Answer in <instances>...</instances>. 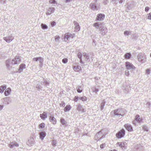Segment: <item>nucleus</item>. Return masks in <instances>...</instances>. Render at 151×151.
<instances>
[{"mask_svg":"<svg viewBox=\"0 0 151 151\" xmlns=\"http://www.w3.org/2000/svg\"><path fill=\"white\" fill-rule=\"evenodd\" d=\"M122 111H124V114H125L126 113V111L123 109H119L114 110L113 111V113L115 116H118L119 117L120 116H123V113L121 112Z\"/></svg>","mask_w":151,"mask_h":151,"instance_id":"nucleus-1","label":"nucleus"},{"mask_svg":"<svg viewBox=\"0 0 151 151\" xmlns=\"http://www.w3.org/2000/svg\"><path fill=\"white\" fill-rule=\"evenodd\" d=\"M137 57L138 61L140 62L143 63L146 61V57L144 54H139Z\"/></svg>","mask_w":151,"mask_h":151,"instance_id":"nucleus-2","label":"nucleus"},{"mask_svg":"<svg viewBox=\"0 0 151 151\" xmlns=\"http://www.w3.org/2000/svg\"><path fill=\"white\" fill-rule=\"evenodd\" d=\"M125 66L128 70H133L136 68L135 67L132 63L129 62H126Z\"/></svg>","mask_w":151,"mask_h":151,"instance_id":"nucleus-3","label":"nucleus"},{"mask_svg":"<svg viewBox=\"0 0 151 151\" xmlns=\"http://www.w3.org/2000/svg\"><path fill=\"white\" fill-rule=\"evenodd\" d=\"M74 35L69 33L65 34L64 37V40L65 42H68L70 38L73 39L74 37Z\"/></svg>","mask_w":151,"mask_h":151,"instance_id":"nucleus-4","label":"nucleus"},{"mask_svg":"<svg viewBox=\"0 0 151 151\" xmlns=\"http://www.w3.org/2000/svg\"><path fill=\"white\" fill-rule=\"evenodd\" d=\"M125 134V130L122 129L120 130L116 134V136L118 139L123 137Z\"/></svg>","mask_w":151,"mask_h":151,"instance_id":"nucleus-5","label":"nucleus"},{"mask_svg":"<svg viewBox=\"0 0 151 151\" xmlns=\"http://www.w3.org/2000/svg\"><path fill=\"white\" fill-rule=\"evenodd\" d=\"M99 30L100 31L99 33L102 36L105 35L107 32L106 28L103 25L100 28Z\"/></svg>","mask_w":151,"mask_h":151,"instance_id":"nucleus-6","label":"nucleus"},{"mask_svg":"<svg viewBox=\"0 0 151 151\" xmlns=\"http://www.w3.org/2000/svg\"><path fill=\"white\" fill-rule=\"evenodd\" d=\"M21 61V59L19 56H16L13 58L12 61L11 63L14 65L19 64Z\"/></svg>","mask_w":151,"mask_h":151,"instance_id":"nucleus-7","label":"nucleus"},{"mask_svg":"<svg viewBox=\"0 0 151 151\" xmlns=\"http://www.w3.org/2000/svg\"><path fill=\"white\" fill-rule=\"evenodd\" d=\"M90 9L93 10H97L99 8V6H97V3L95 2L91 3L89 5Z\"/></svg>","mask_w":151,"mask_h":151,"instance_id":"nucleus-8","label":"nucleus"},{"mask_svg":"<svg viewBox=\"0 0 151 151\" xmlns=\"http://www.w3.org/2000/svg\"><path fill=\"white\" fill-rule=\"evenodd\" d=\"M101 134V131H100L98 132L97 133L95 136V139L98 141V140H101L103 138H104L103 136H102V137H101V136L102 135Z\"/></svg>","mask_w":151,"mask_h":151,"instance_id":"nucleus-9","label":"nucleus"},{"mask_svg":"<svg viewBox=\"0 0 151 151\" xmlns=\"http://www.w3.org/2000/svg\"><path fill=\"white\" fill-rule=\"evenodd\" d=\"M2 101L6 105L9 104L12 101L11 99L9 97H5L1 99Z\"/></svg>","mask_w":151,"mask_h":151,"instance_id":"nucleus-10","label":"nucleus"},{"mask_svg":"<svg viewBox=\"0 0 151 151\" xmlns=\"http://www.w3.org/2000/svg\"><path fill=\"white\" fill-rule=\"evenodd\" d=\"M82 55L83 57V58L85 59L83 62H85V63H89L90 61L89 59V57L88 55L86 53H83L82 54Z\"/></svg>","mask_w":151,"mask_h":151,"instance_id":"nucleus-11","label":"nucleus"},{"mask_svg":"<svg viewBox=\"0 0 151 151\" xmlns=\"http://www.w3.org/2000/svg\"><path fill=\"white\" fill-rule=\"evenodd\" d=\"M105 15L102 14H99L97 15L96 18V21H102L105 18Z\"/></svg>","mask_w":151,"mask_h":151,"instance_id":"nucleus-12","label":"nucleus"},{"mask_svg":"<svg viewBox=\"0 0 151 151\" xmlns=\"http://www.w3.org/2000/svg\"><path fill=\"white\" fill-rule=\"evenodd\" d=\"M117 144L122 149H125L127 147V143L126 142H118Z\"/></svg>","mask_w":151,"mask_h":151,"instance_id":"nucleus-13","label":"nucleus"},{"mask_svg":"<svg viewBox=\"0 0 151 151\" xmlns=\"http://www.w3.org/2000/svg\"><path fill=\"white\" fill-rule=\"evenodd\" d=\"M27 144L29 146H33L35 144V141L33 137H31L29 139Z\"/></svg>","mask_w":151,"mask_h":151,"instance_id":"nucleus-14","label":"nucleus"},{"mask_svg":"<svg viewBox=\"0 0 151 151\" xmlns=\"http://www.w3.org/2000/svg\"><path fill=\"white\" fill-rule=\"evenodd\" d=\"M3 39L7 42L9 43L14 39V37L12 35H11L7 37H4Z\"/></svg>","mask_w":151,"mask_h":151,"instance_id":"nucleus-15","label":"nucleus"},{"mask_svg":"<svg viewBox=\"0 0 151 151\" xmlns=\"http://www.w3.org/2000/svg\"><path fill=\"white\" fill-rule=\"evenodd\" d=\"M49 121L53 124L55 125L57 122V120L53 116H50L49 117Z\"/></svg>","mask_w":151,"mask_h":151,"instance_id":"nucleus-16","label":"nucleus"},{"mask_svg":"<svg viewBox=\"0 0 151 151\" xmlns=\"http://www.w3.org/2000/svg\"><path fill=\"white\" fill-rule=\"evenodd\" d=\"M55 9L54 8L51 7L49 8L47 10V12L46 13L47 15H50L51 14L54 12Z\"/></svg>","mask_w":151,"mask_h":151,"instance_id":"nucleus-17","label":"nucleus"},{"mask_svg":"<svg viewBox=\"0 0 151 151\" xmlns=\"http://www.w3.org/2000/svg\"><path fill=\"white\" fill-rule=\"evenodd\" d=\"M125 128L128 131H133V128L132 125L129 124H127L124 125Z\"/></svg>","mask_w":151,"mask_h":151,"instance_id":"nucleus-18","label":"nucleus"},{"mask_svg":"<svg viewBox=\"0 0 151 151\" xmlns=\"http://www.w3.org/2000/svg\"><path fill=\"white\" fill-rule=\"evenodd\" d=\"M93 26L96 28L100 29V28L102 26V24L99 22H95L93 24Z\"/></svg>","mask_w":151,"mask_h":151,"instance_id":"nucleus-19","label":"nucleus"},{"mask_svg":"<svg viewBox=\"0 0 151 151\" xmlns=\"http://www.w3.org/2000/svg\"><path fill=\"white\" fill-rule=\"evenodd\" d=\"M73 23L75 26V31H79L80 29V27L76 21H74L73 22Z\"/></svg>","mask_w":151,"mask_h":151,"instance_id":"nucleus-20","label":"nucleus"},{"mask_svg":"<svg viewBox=\"0 0 151 151\" xmlns=\"http://www.w3.org/2000/svg\"><path fill=\"white\" fill-rule=\"evenodd\" d=\"M19 69L18 72L20 73L22 72L23 70L26 68V65L24 64H21L19 66Z\"/></svg>","mask_w":151,"mask_h":151,"instance_id":"nucleus-21","label":"nucleus"},{"mask_svg":"<svg viewBox=\"0 0 151 151\" xmlns=\"http://www.w3.org/2000/svg\"><path fill=\"white\" fill-rule=\"evenodd\" d=\"M77 109L78 111H80L81 113H83L85 112L83 108V106L80 104H79L78 105Z\"/></svg>","mask_w":151,"mask_h":151,"instance_id":"nucleus-22","label":"nucleus"},{"mask_svg":"<svg viewBox=\"0 0 151 151\" xmlns=\"http://www.w3.org/2000/svg\"><path fill=\"white\" fill-rule=\"evenodd\" d=\"M40 139L43 140L46 135V133L44 132H41L39 133Z\"/></svg>","mask_w":151,"mask_h":151,"instance_id":"nucleus-23","label":"nucleus"},{"mask_svg":"<svg viewBox=\"0 0 151 151\" xmlns=\"http://www.w3.org/2000/svg\"><path fill=\"white\" fill-rule=\"evenodd\" d=\"M78 64H77V66H73V69L75 71L79 72V71L81 70V66L78 65Z\"/></svg>","mask_w":151,"mask_h":151,"instance_id":"nucleus-24","label":"nucleus"},{"mask_svg":"<svg viewBox=\"0 0 151 151\" xmlns=\"http://www.w3.org/2000/svg\"><path fill=\"white\" fill-rule=\"evenodd\" d=\"M32 60L33 61H40V63H42V62H43L44 61L43 58L40 57L34 58L32 59Z\"/></svg>","mask_w":151,"mask_h":151,"instance_id":"nucleus-25","label":"nucleus"},{"mask_svg":"<svg viewBox=\"0 0 151 151\" xmlns=\"http://www.w3.org/2000/svg\"><path fill=\"white\" fill-rule=\"evenodd\" d=\"M40 116L42 119L44 120L47 117V113L46 112H44L42 114H40Z\"/></svg>","mask_w":151,"mask_h":151,"instance_id":"nucleus-26","label":"nucleus"},{"mask_svg":"<svg viewBox=\"0 0 151 151\" xmlns=\"http://www.w3.org/2000/svg\"><path fill=\"white\" fill-rule=\"evenodd\" d=\"M78 56V58H79V59L80 60V62L81 64H85V62H83V61L82 60V53L80 52H78L77 54Z\"/></svg>","mask_w":151,"mask_h":151,"instance_id":"nucleus-27","label":"nucleus"},{"mask_svg":"<svg viewBox=\"0 0 151 151\" xmlns=\"http://www.w3.org/2000/svg\"><path fill=\"white\" fill-rule=\"evenodd\" d=\"M18 144L16 142H12L9 145V146L12 148L14 147H18Z\"/></svg>","mask_w":151,"mask_h":151,"instance_id":"nucleus-28","label":"nucleus"},{"mask_svg":"<svg viewBox=\"0 0 151 151\" xmlns=\"http://www.w3.org/2000/svg\"><path fill=\"white\" fill-rule=\"evenodd\" d=\"M83 86H78L76 88V89H77V91L78 93H81L82 91V88L83 87Z\"/></svg>","mask_w":151,"mask_h":151,"instance_id":"nucleus-29","label":"nucleus"},{"mask_svg":"<svg viewBox=\"0 0 151 151\" xmlns=\"http://www.w3.org/2000/svg\"><path fill=\"white\" fill-rule=\"evenodd\" d=\"M11 91V89L10 88H7L4 92V94L6 96H8Z\"/></svg>","mask_w":151,"mask_h":151,"instance_id":"nucleus-30","label":"nucleus"},{"mask_svg":"<svg viewBox=\"0 0 151 151\" xmlns=\"http://www.w3.org/2000/svg\"><path fill=\"white\" fill-rule=\"evenodd\" d=\"M135 120L138 123H140L142 121V119L140 118V116L139 115H136L135 117Z\"/></svg>","mask_w":151,"mask_h":151,"instance_id":"nucleus-31","label":"nucleus"},{"mask_svg":"<svg viewBox=\"0 0 151 151\" xmlns=\"http://www.w3.org/2000/svg\"><path fill=\"white\" fill-rule=\"evenodd\" d=\"M10 62L11 60H6V64L7 68L9 70L10 69V68H11V67L10 65Z\"/></svg>","mask_w":151,"mask_h":151,"instance_id":"nucleus-32","label":"nucleus"},{"mask_svg":"<svg viewBox=\"0 0 151 151\" xmlns=\"http://www.w3.org/2000/svg\"><path fill=\"white\" fill-rule=\"evenodd\" d=\"M6 88V85L1 86H0V93H2Z\"/></svg>","mask_w":151,"mask_h":151,"instance_id":"nucleus-33","label":"nucleus"},{"mask_svg":"<svg viewBox=\"0 0 151 151\" xmlns=\"http://www.w3.org/2000/svg\"><path fill=\"white\" fill-rule=\"evenodd\" d=\"M71 106L70 105L66 106L64 108V110L65 112L68 111L71 109Z\"/></svg>","mask_w":151,"mask_h":151,"instance_id":"nucleus-34","label":"nucleus"},{"mask_svg":"<svg viewBox=\"0 0 151 151\" xmlns=\"http://www.w3.org/2000/svg\"><path fill=\"white\" fill-rule=\"evenodd\" d=\"M91 89L93 92H95L96 93L99 91V88L95 86H93L91 88Z\"/></svg>","mask_w":151,"mask_h":151,"instance_id":"nucleus-35","label":"nucleus"},{"mask_svg":"<svg viewBox=\"0 0 151 151\" xmlns=\"http://www.w3.org/2000/svg\"><path fill=\"white\" fill-rule=\"evenodd\" d=\"M49 83L46 80H44L43 82H41V84L45 86H46L47 85H49Z\"/></svg>","mask_w":151,"mask_h":151,"instance_id":"nucleus-36","label":"nucleus"},{"mask_svg":"<svg viewBox=\"0 0 151 151\" xmlns=\"http://www.w3.org/2000/svg\"><path fill=\"white\" fill-rule=\"evenodd\" d=\"M131 56V54L130 53H128L126 54L124 56L125 58L129 59Z\"/></svg>","mask_w":151,"mask_h":151,"instance_id":"nucleus-37","label":"nucleus"},{"mask_svg":"<svg viewBox=\"0 0 151 151\" xmlns=\"http://www.w3.org/2000/svg\"><path fill=\"white\" fill-rule=\"evenodd\" d=\"M36 88H37V90L39 91H42V87L41 86L40 84H37Z\"/></svg>","mask_w":151,"mask_h":151,"instance_id":"nucleus-38","label":"nucleus"},{"mask_svg":"<svg viewBox=\"0 0 151 151\" xmlns=\"http://www.w3.org/2000/svg\"><path fill=\"white\" fill-rule=\"evenodd\" d=\"M60 122L63 125H65L66 124V122L64 119L63 118H61L60 119Z\"/></svg>","mask_w":151,"mask_h":151,"instance_id":"nucleus-39","label":"nucleus"},{"mask_svg":"<svg viewBox=\"0 0 151 151\" xmlns=\"http://www.w3.org/2000/svg\"><path fill=\"white\" fill-rule=\"evenodd\" d=\"M41 27L43 29H48V26L45 24L42 23L41 24Z\"/></svg>","mask_w":151,"mask_h":151,"instance_id":"nucleus-40","label":"nucleus"},{"mask_svg":"<svg viewBox=\"0 0 151 151\" xmlns=\"http://www.w3.org/2000/svg\"><path fill=\"white\" fill-rule=\"evenodd\" d=\"M79 99L84 101H87V98L86 97L84 96L82 97H80Z\"/></svg>","mask_w":151,"mask_h":151,"instance_id":"nucleus-41","label":"nucleus"},{"mask_svg":"<svg viewBox=\"0 0 151 151\" xmlns=\"http://www.w3.org/2000/svg\"><path fill=\"white\" fill-rule=\"evenodd\" d=\"M124 34L126 35H128L131 34V32L129 31L126 30L124 32Z\"/></svg>","mask_w":151,"mask_h":151,"instance_id":"nucleus-42","label":"nucleus"},{"mask_svg":"<svg viewBox=\"0 0 151 151\" xmlns=\"http://www.w3.org/2000/svg\"><path fill=\"white\" fill-rule=\"evenodd\" d=\"M57 142L56 140H52V142L51 143V144L53 146L55 147L56 146V144H57Z\"/></svg>","mask_w":151,"mask_h":151,"instance_id":"nucleus-43","label":"nucleus"},{"mask_svg":"<svg viewBox=\"0 0 151 151\" xmlns=\"http://www.w3.org/2000/svg\"><path fill=\"white\" fill-rule=\"evenodd\" d=\"M105 105V103L104 102H102L101 104V110H103L104 109V107Z\"/></svg>","mask_w":151,"mask_h":151,"instance_id":"nucleus-44","label":"nucleus"},{"mask_svg":"<svg viewBox=\"0 0 151 151\" xmlns=\"http://www.w3.org/2000/svg\"><path fill=\"white\" fill-rule=\"evenodd\" d=\"M60 39V38L58 36H56L55 37V40L56 42H59V40Z\"/></svg>","mask_w":151,"mask_h":151,"instance_id":"nucleus-45","label":"nucleus"},{"mask_svg":"<svg viewBox=\"0 0 151 151\" xmlns=\"http://www.w3.org/2000/svg\"><path fill=\"white\" fill-rule=\"evenodd\" d=\"M45 126V124L44 123H42L39 125V127L40 128H43Z\"/></svg>","mask_w":151,"mask_h":151,"instance_id":"nucleus-46","label":"nucleus"},{"mask_svg":"<svg viewBox=\"0 0 151 151\" xmlns=\"http://www.w3.org/2000/svg\"><path fill=\"white\" fill-rule=\"evenodd\" d=\"M142 129L145 131H148V127L146 125H144L142 127Z\"/></svg>","mask_w":151,"mask_h":151,"instance_id":"nucleus-47","label":"nucleus"},{"mask_svg":"<svg viewBox=\"0 0 151 151\" xmlns=\"http://www.w3.org/2000/svg\"><path fill=\"white\" fill-rule=\"evenodd\" d=\"M60 105L61 106L64 107L65 106V104L63 101H62L60 103Z\"/></svg>","mask_w":151,"mask_h":151,"instance_id":"nucleus-48","label":"nucleus"},{"mask_svg":"<svg viewBox=\"0 0 151 151\" xmlns=\"http://www.w3.org/2000/svg\"><path fill=\"white\" fill-rule=\"evenodd\" d=\"M79 97L78 96H76L73 99V100L75 102H77L78 99H79Z\"/></svg>","mask_w":151,"mask_h":151,"instance_id":"nucleus-49","label":"nucleus"},{"mask_svg":"<svg viewBox=\"0 0 151 151\" xmlns=\"http://www.w3.org/2000/svg\"><path fill=\"white\" fill-rule=\"evenodd\" d=\"M68 61V59L67 58H64L62 60V62L64 63H66Z\"/></svg>","mask_w":151,"mask_h":151,"instance_id":"nucleus-50","label":"nucleus"},{"mask_svg":"<svg viewBox=\"0 0 151 151\" xmlns=\"http://www.w3.org/2000/svg\"><path fill=\"white\" fill-rule=\"evenodd\" d=\"M129 72L128 71V70L127 69V70H126L125 72V75L127 76H128L129 75Z\"/></svg>","mask_w":151,"mask_h":151,"instance_id":"nucleus-51","label":"nucleus"},{"mask_svg":"<svg viewBox=\"0 0 151 151\" xmlns=\"http://www.w3.org/2000/svg\"><path fill=\"white\" fill-rule=\"evenodd\" d=\"M106 146V144L105 143H103L101 144L100 145V147L101 148L103 149Z\"/></svg>","mask_w":151,"mask_h":151,"instance_id":"nucleus-52","label":"nucleus"},{"mask_svg":"<svg viewBox=\"0 0 151 151\" xmlns=\"http://www.w3.org/2000/svg\"><path fill=\"white\" fill-rule=\"evenodd\" d=\"M150 69H147L146 70V73L147 75L149 74L150 73Z\"/></svg>","mask_w":151,"mask_h":151,"instance_id":"nucleus-53","label":"nucleus"},{"mask_svg":"<svg viewBox=\"0 0 151 151\" xmlns=\"http://www.w3.org/2000/svg\"><path fill=\"white\" fill-rule=\"evenodd\" d=\"M49 2L50 3L53 4H55L56 3V1L55 0H50Z\"/></svg>","mask_w":151,"mask_h":151,"instance_id":"nucleus-54","label":"nucleus"},{"mask_svg":"<svg viewBox=\"0 0 151 151\" xmlns=\"http://www.w3.org/2000/svg\"><path fill=\"white\" fill-rule=\"evenodd\" d=\"M109 0H104L103 1V3L105 4H106L109 3Z\"/></svg>","mask_w":151,"mask_h":151,"instance_id":"nucleus-55","label":"nucleus"},{"mask_svg":"<svg viewBox=\"0 0 151 151\" xmlns=\"http://www.w3.org/2000/svg\"><path fill=\"white\" fill-rule=\"evenodd\" d=\"M56 24V23L55 21H53L51 23V25L52 27H53Z\"/></svg>","mask_w":151,"mask_h":151,"instance_id":"nucleus-56","label":"nucleus"},{"mask_svg":"<svg viewBox=\"0 0 151 151\" xmlns=\"http://www.w3.org/2000/svg\"><path fill=\"white\" fill-rule=\"evenodd\" d=\"M117 1H118V0H112V2L114 4H115V5H116L118 3Z\"/></svg>","mask_w":151,"mask_h":151,"instance_id":"nucleus-57","label":"nucleus"},{"mask_svg":"<svg viewBox=\"0 0 151 151\" xmlns=\"http://www.w3.org/2000/svg\"><path fill=\"white\" fill-rule=\"evenodd\" d=\"M148 19H151V12L148 14Z\"/></svg>","mask_w":151,"mask_h":151,"instance_id":"nucleus-58","label":"nucleus"},{"mask_svg":"<svg viewBox=\"0 0 151 151\" xmlns=\"http://www.w3.org/2000/svg\"><path fill=\"white\" fill-rule=\"evenodd\" d=\"M149 9V8L148 6H147L145 7V11L147 12Z\"/></svg>","mask_w":151,"mask_h":151,"instance_id":"nucleus-59","label":"nucleus"},{"mask_svg":"<svg viewBox=\"0 0 151 151\" xmlns=\"http://www.w3.org/2000/svg\"><path fill=\"white\" fill-rule=\"evenodd\" d=\"M4 107V105H0V111H1L2 110Z\"/></svg>","mask_w":151,"mask_h":151,"instance_id":"nucleus-60","label":"nucleus"},{"mask_svg":"<svg viewBox=\"0 0 151 151\" xmlns=\"http://www.w3.org/2000/svg\"><path fill=\"white\" fill-rule=\"evenodd\" d=\"M118 1H119V3L120 4H121L124 1H125L124 0H118Z\"/></svg>","mask_w":151,"mask_h":151,"instance_id":"nucleus-61","label":"nucleus"},{"mask_svg":"<svg viewBox=\"0 0 151 151\" xmlns=\"http://www.w3.org/2000/svg\"><path fill=\"white\" fill-rule=\"evenodd\" d=\"M43 62H42V63H40V66L41 67H42V64H43Z\"/></svg>","mask_w":151,"mask_h":151,"instance_id":"nucleus-62","label":"nucleus"},{"mask_svg":"<svg viewBox=\"0 0 151 151\" xmlns=\"http://www.w3.org/2000/svg\"><path fill=\"white\" fill-rule=\"evenodd\" d=\"M66 2H70L72 1V0H65Z\"/></svg>","mask_w":151,"mask_h":151,"instance_id":"nucleus-63","label":"nucleus"},{"mask_svg":"<svg viewBox=\"0 0 151 151\" xmlns=\"http://www.w3.org/2000/svg\"><path fill=\"white\" fill-rule=\"evenodd\" d=\"M132 123H133V124H136V121H133V122H132Z\"/></svg>","mask_w":151,"mask_h":151,"instance_id":"nucleus-64","label":"nucleus"}]
</instances>
